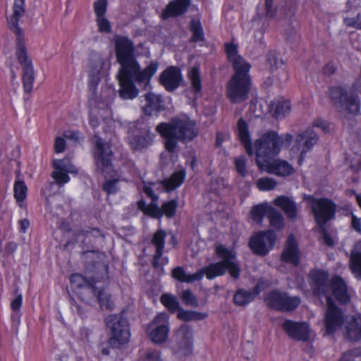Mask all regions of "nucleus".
<instances>
[{
  "instance_id": "5701e85b",
  "label": "nucleus",
  "mask_w": 361,
  "mask_h": 361,
  "mask_svg": "<svg viewBox=\"0 0 361 361\" xmlns=\"http://www.w3.org/2000/svg\"><path fill=\"white\" fill-rule=\"evenodd\" d=\"M145 103L142 106V111L145 115L157 114L165 109L164 100L159 94L147 92L145 94Z\"/></svg>"
},
{
  "instance_id": "dca6fc26",
  "label": "nucleus",
  "mask_w": 361,
  "mask_h": 361,
  "mask_svg": "<svg viewBox=\"0 0 361 361\" xmlns=\"http://www.w3.org/2000/svg\"><path fill=\"white\" fill-rule=\"evenodd\" d=\"M329 273L319 269L311 270L308 278L313 293L319 297L324 296L326 299L330 293V282Z\"/></svg>"
},
{
  "instance_id": "a18cd8bd",
  "label": "nucleus",
  "mask_w": 361,
  "mask_h": 361,
  "mask_svg": "<svg viewBox=\"0 0 361 361\" xmlns=\"http://www.w3.org/2000/svg\"><path fill=\"white\" fill-rule=\"evenodd\" d=\"M14 197L17 202H23L27 197V188L23 180H18L15 181L13 186Z\"/></svg>"
},
{
  "instance_id": "393cba45",
  "label": "nucleus",
  "mask_w": 361,
  "mask_h": 361,
  "mask_svg": "<svg viewBox=\"0 0 361 361\" xmlns=\"http://www.w3.org/2000/svg\"><path fill=\"white\" fill-rule=\"evenodd\" d=\"M166 237V232L164 230L159 229L153 234L152 238L151 243L155 247V253L152 261V266L154 269L159 268V260L161 259L164 253Z\"/></svg>"
},
{
  "instance_id": "c9c22d12",
  "label": "nucleus",
  "mask_w": 361,
  "mask_h": 361,
  "mask_svg": "<svg viewBox=\"0 0 361 361\" xmlns=\"http://www.w3.org/2000/svg\"><path fill=\"white\" fill-rule=\"evenodd\" d=\"M271 206L267 203H262L252 207L250 215L252 220L258 224H261L265 216H268Z\"/></svg>"
},
{
  "instance_id": "79ce46f5",
  "label": "nucleus",
  "mask_w": 361,
  "mask_h": 361,
  "mask_svg": "<svg viewBox=\"0 0 361 361\" xmlns=\"http://www.w3.org/2000/svg\"><path fill=\"white\" fill-rule=\"evenodd\" d=\"M188 78L191 82L192 92L195 94L200 93L202 90V80L198 66H194L191 68L188 73Z\"/></svg>"
},
{
  "instance_id": "423d86ee",
  "label": "nucleus",
  "mask_w": 361,
  "mask_h": 361,
  "mask_svg": "<svg viewBox=\"0 0 361 361\" xmlns=\"http://www.w3.org/2000/svg\"><path fill=\"white\" fill-rule=\"evenodd\" d=\"M215 252L222 260L211 263L200 269L197 271V275L200 274V280L204 276L207 279L212 280L216 277L224 276L226 271H228L231 278L235 280L238 279L240 276L241 268L236 261V253L222 245L216 247Z\"/></svg>"
},
{
  "instance_id": "1a4fd4ad",
  "label": "nucleus",
  "mask_w": 361,
  "mask_h": 361,
  "mask_svg": "<svg viewBox=\"0 0 361 361\" xmlns=\"http://www.w3.org/2000/svg\"><path fill=\"white\" fill-rule=\"evenodd\" d=\"M108 328L111 329L109 345L113 348H119L121 345L128 342L130 338V329L128 322L121 314H111L105 318Z\"/></svg>"
},
{
  "instance_id": "49530a36",
  "label": "nucleus",
  "mask_w": 361,
  "mask_h": 361,
  "mask_svg": "<svg viewBox=\"0 0 361 361\" xmlns=\"http://www.w3.org/2000/svg\"><path fill=\"white\" fill-rule=\"evenodd\" d=\"M53 166L56 170H62L71 173H77L78 169L72 164L68 158L55 160Z\"/></svg>"
},
{
  "instance_id": "3c124183",
  "label": "nucleus",
  "mask_w": 361,
  "mask_h": 361,
  "mask_svg": "<svg viewBox=\"0 0 361 361\" xmlns=\"http://www.w3.org/2000/svg\"><path fill=\"white\" fill-rule=\"evenodd\" d=\"M97 300L99 303L100 307L103 310H111L114 307V305L111 295L104 293L103 290L99 291Z\"/></svg>"
},
{
  "instance_id": "6e6552de",
  "label": "nucleus",
  "mask_w": 361,
  "mask_h": 361,
  "mask_svg": "<svg viewBox=\"0 0 361 361\" xmlns=\"http://www.w3.org/2000/svg\"><path fill=\"white\" fill-rule=\"evenodd\" d=\"M304 200L308 202L317 226H326L329 221L335 219L336 204L331 200L317 198L313 195H305Z\"/></svg>"
},
{
  "instance_id": "58836bf2",
  "label": "nucleus",
  "mask_w": 361,
  "mask_h": 361,
  "mask_svg": "<svg viewBox=\"0 0 361 361\" xmlns=\"http://www.w3.org/2000/svg\"><path fill=\"white\" fill-rule=\"evenodd\" d=\"M172 276L180 282L191 283L200 281V274L197 275V271L193 274H187L183 267H177L173 269Z\"/></svg>"
},
{
  "instance_id": "4468645a",
  "label": "nucleus",
  "mask_w": 361,
  "mask_h": 361,
  "mask_svg": "<svg viewBox=\"0 0 361 361\" xmlns=\"http://www.w3.org/2000/svg\"><path fill=\"white\" fill-rule=\"evenodd\" d=\"M324 322L326 334H334L344 323V315L331 297L327 298Z\"/></svg>"
},
{
  "instance_id": "4be33fe9",
  "label": "nucleus",
  "mask_w": 361,
  "mask_h": 361,
  "mask_svg": "<svg viewBox=\"0 0 361 361\" xmlns=\"http://www.w3.org/2000/svg\"><path fill=\"white\" fill-rule=\"evenodd\" d=\"M300 250L295 237L293 235L288 236L281 253V260L283 262L298 266L300 263Z\"/></svg>"
},
{
  "instance_id": "8fccbe9b",
  "label": "nucleus",
  "mask_w": 361,
  "mask_h": 361,
  "mask_svg": "<svg viewBox=\"0 0 361 361\" xmlns=\"http://www.w3.org/2000/svg\"><path fill=\"white\" fill-rule=\"evenodd\" d=\"M180 298L183 302L187 306H190L192 307H197L199 306L197 297L190 289L183 290L180 295Z\"/></svg>"
},
{
  "instance_id": "cd10ccee",
  "label": "nucleus",
  "mask_w": 361,
  "mask_h": 361,
  "mask_svg": "<svg viewBox=\"0 0 361 361\" xmlns=\"http://www.w3.org/2000/svg\"><path fill=\"white\" fill-rule=\"evenodd\" d=\"M336 299L343 304L350 300V296L347 292V286L343 279L339 276H334L330 281V290Z\"/></svg>"
},
{
  "instance_id": "7ed1b4c3",
  "label": "nucleus",
  "mask_w": 361,
  "mask_h": 361,
  "mask_svg": "<svg viewBox=\"0 0 361 361\" xmlns=\"http://www.w3.org/2000/svg\"><path fill=\"white\" fill-rule=\"evenodd\" d=\"M293 140V135L286 133L279 135L275 131L270 130L264 133L255 142L256 163L262 170L267 166L281 152L283 147L288 148Z\"/></svg>"
},
{
  "instance_id": "774afa93",
  "label": "nucleus",
  "mask_w": 361,
  "mask_h": 361,
  "mask_svg": "<svg viewBox=\"0 0 361 361\" xmlns=\"http://www.w3.org/2000/svg\"><path fill=\"white\" fill-rule=\"evenodd\" d=\"M350 226L354 231L361 234V218H357L353 213L351 214Z\"/></svg>"
},
{
  "instance_id": "c03bdc74",
  "label": "nucleus",
  "mask_w": 361,
  "mask_h": 361,
  "mask_svg": "<svg viewBox=\"0 0 361 361\" xmlns=\"http://www.w3.org/2000/svg\"><path fill=\"white\" fill-rule=\"evenodd\" d=\"M270 225L277 229H281L284 226V220L282 214L271 207L267 216Z\"/></svg>"
},
{
  "instance_id": "72a5a7b5",
  "label": "nucleus",
  "mask_w": 361,
  "mask_h": 361,
  "mask_svg": "<svg viewBox=\"0 0 361 361\" xmlns=\"http://www.w3.org/2000/svg\"><path fill=\"white\" fill-rule=\"evenodd\" d=\"M349 266L355 276L361 278V241L357 242L354 245Z\"/></svg>"
},
{
  "instance_id": "09e8293b",
  "label": "nucleus",
  "mask_w": 361,
  "mask_h": 361,
  "mask_svg": "<svg viewBox=\"0 0 361 361\" xmlns=\"http://www.w3.org/2000/svg\"><path fill=\"white\" fill-rule=\"evenodd\" d=\"M178 207V201L171 200L162 204L161 209L162 216L164 215L167 218H172L175 216Z\"/></svg>"
},
{
  "instance_id": "13d9d810",
  "label": "nucleus",
  "mask_w": 361,
  "mask_h": 361,
  "mask_svg": "<svg viewBox=\"0 0 361 361\" xmlns=\"http://www.w3.org/2000/svg\"><path fill=\"white\" fill-rule=\"evenodd\" d=\"M343 24L348 27H353L357 30H361V12L359 13L355 18H344Z\"/></svg>"
},
{
  "instance_id": "aec40b11",
  "label": "nucleus",
  "mask_w": 361,
  "mask_h": 361,
  "mask_svg": "<svg viewBox=\"0 0 361 361\" xmlns=\"http://www.w3.org/2000/svg\"><path fill=\"white\" fill-rule=\"evenodd\" d=\"M160 83L169 92H173L181 84L183 77L179 68L170 66L164 70L159 78Z\"/></svg>"
},
{
  "instance_id": "052dcab7",
  "label": "nucleus",
  "mask_w": 361,
  "mask_h": 361,
  "mask_svg": "<svg viewBox=\"0 0 361 361\" xmlns=\"http://www.w3.org/2000/svg\"><path fill=\"white\" fill-rule=\"evenodd\" d=\"M93 6L97 18L104 16L107 10V0H97Z\"/></svg>"
},
{
  "instance_id": "c756f323",
  "label": "nucleus",
  "mask_w": 361,
  "mask_h": 361,
  "mask_svg": "<svg viewBox=\"0 0 361 361\" xmlns=\"http://www.w3.org/2000/svg\"><path fill=\"white\" fill-rule=\"evenodd\" d=\"M237 132L238 138L244 146L247 154L251 157L254 154L252 143L250 140L247 125L243 118H240L237 124Z\"/></svg>"
},
{
  "instance_id": "473e14b6",
  "label": "nucleus",
  "mask_w": 361,
  "mask_h": 361,
  "mask_svg": "<svg viewBox=\"0 0 361 361\" xmlns=\"http://www.w3.org/2000/svg\"><path fill=\"white\" fill-rule=\"evenodd\" d=\"M234 70L232 77L252 79L250 75L251 64L245 61L242 56L238 57L235 60L230 62Z\"/></svg>"
},
{
  "instance_id": "a211bd4d",
  "label": "nucleus",
  "mask_w": 361,
  "mask_h": 361,
  "mask_svg": "<svg viewBox=\"0 0 361 361\" xmlns=\"http://www.w3.org/2000/svg\"><path fill=\"white\" fill-rule=\"evenodd\" d=\"M282 328L288 336L293 340L306 341L310 337V329L306 322H295L286 319Z\"/></svg>"
},
{
  "instance_id": "f03ea898",
  "label": "nucleus",
  "mask_w": 361,
  "mask_h": 361,
  "mask_svg": "<svg viewBox=\"0 0 361 361\" xmlns=\"http://www.w3.org/2000/svg\"><path fill=\"white\" fill-rule=\"evenodd\" d=\"M156 131L163 138L164 147L169 153L176 152L178 142L188 144L199 134L195 121L188 116L174 117L169 122H161L157 126Z\"/></svg>"
},
{
  "instance_id": "f3484780",
  "label": "nucleus",
  "mask_w": 361,
  "mask_h": 361,
  "mask_svg": "<svg viewBox=\"0 0 361 361\" xmlns=\"http://www.w3.org/2000/svg\"><path fill=\"white\" fill-rule=\"evenodd\" d=\"M319 137L312 128H307L298 133L295 138V147L300 152L298 163L301 165L307 152L317 143Z\"/></svg>"
},
{
  "instance_id": "37998d69",
  "label": "nucleus",
  "mask_w": 361,
  "mask_h": 361,
  "mask_svg": "<svg viewBox=\"0 0 361 361\" xmlns=\"http://www.w3.org/2000/svg\"><path fill=\"white\" fill-rule=\"evenodd\" d=\"M190 31L192 32L191 41L193 42H202L204 40V35L202 25L199 21L192 19L190 21Z\"/></svg>"
},
{
  "instance_id": "338daca9",
  "label": "nucleus",
  "mask_w": 361,
  "mask_h": 361,
  "mask_svg": "<svg viewBox=\"0 0 361 361\" xmlns=\"http://www.w3.org/2000/svg\"><path fill=\"white\" fill-rule=\"evenodd\" d=\"M267 63L271 70L276 69L279 66V59L274 51H269L267 55Z\"/></svg>"
},
{
  "instance_id": "ddd939ff",
  "label": "nucleus",
  "mask_w": 361,
  "mask_h": 361,
  "mask_svg": "<svg viewBox=\"0 0 361 361\" xmlns=\"http://www.w3.org/2000/svg\"><path fill=\"white\" fill-rule=\"evenodd\" d=\"M252 79L231 77L226 87V94L232 103L243 102L248 99Z\"/></svg>"
},
{
  "instance_id": "4d7b16f0",
  "label": "nucleus",
  "mask_w": 361,
  "mask_h": 361,
  "mask_svg": "<svg viewBox=\"0 0 361 361\" xmlns=\"http://www.w3.org/2000/svg\"><path fill=\"white\" fill-rule=\"evenodd\" d=\"M235 167L238 173L242 176L245 177L247 171L246 168V159L244 156H240L235 159Z\"/></svg>"
},
{
  "instance_id": "69168bd1",
  "label": "nucleus",
  "mask_w": 361,
  "mask_h": 361,
  "mask_svg": "<svg viewBox=\"0 0 361 361\" xmlns=\"http://www.w3.org/2000/svg\"><path fill=\"white\" fill-rule=\"evenodd\" d=\"M319 231L322 235V240L325 245L328 246H332L334 243L333 238L330 235V234L328 233L326 226H318Z\"/></svg>"
},
{
  "instance_id": "f257e3e1",
  "label": "nucleus",
  "mask_w": 361,
  "mask_h": 361,
  "mask_svg": "<svg viewBox=\"0 0 361 361\" xmlns=\"http://www.w3.org/2000/svg\"><path fill=\"white\" fill-rule=\"evenodd\" d=\"M13 13L9 20V28L16 35V56L18 63L22 66V81L23 90L30 94L33 89L35 71L25 44L23 30L18 25L19 20L25 15V0H15Z\"/></svg>"
},
{
  "instance_id": "864d4df0",
  "label": "nucleus",
  "mask_w": 361,
  "mask_h": 361,
  "mask_svg": "<svg viewBox=\"0 0 361 361\" xmlns=\"http://www.w3.org/2000/svg\"><path fill=\"white\" fill-rule=\"evenodd\" d=\"M276 181L268 177L261 178L257 182V186L260 190H271L276 186Z\"/></svg>"
},
{
  "instance_id": "e2e57ef3",
  "label": "nucleus",
  "mask_w": 361,
  "mask_h": 361,
  "mask_svg": "<svg viewBox=\"0 0 361 361\" xmlns=\"http://www.w3.org/2000/svg\"><path fill=\"white\" fill-rule=\"evenodd\" d=\"M146 214L152 218L160 219L162 217L161 209L155 202H152L147 207Z\"/></svg>"
},
{
  "instance_id": "a878e982",
  "label": "nucleus",
  "mask_w": 361,
  "mask_h": 361,
  "mask_svg": "<svg viewBox=\"0 0 361 361\" xmlns=\"http://www.w3.org/2000/svg\"><path fill=\"white\" fill-rule=\"evenodd\" d=\"M264 283L258 281L257 284L249 290L243 288L238 290L234 295L233 302L238 306H245L252 302L262 290Z\"/></svg>"
},
{
  "instance_id": "6e6d98bb",
  "label": "nucleus",
  "mask_w": 361,
  "mask_h": 361,
  "mask_svg": "<svg viewBox=\"0 0 361 361\" xmlns=\"http://www.w3.org/2000/svg\"><path fill=\"white\" fill-rule=\"evenodd\" d=\"M225 51L229 62L235 60L238 57H241L238 54V45L233 43L225 44Z\"/></svg>"
},
{
  "instance_id": "0eeeda50",
  "label": "nucleus",
  "mask_w": 361,
  "mask_h": 361,
  "mask_svg": "<svg viewBox=\"0 0 361 361\" xmlns=\"http://www.w3.org/2000/svg\"><path fill=\"white\" fill-rule=\"evenodd\" d=\"M329 97L336 107L343 111L357 116L360 112V99L358 94L346 85L332 86L329 89Z\"/></svg>"
},
{
  "instance_id": "680f3d73",
  "label": "nucleus",
  "mask_w": 361,
  "mask_h": 361,
  "mask_svg": "<svg viewBox=\"0 0 361 361\" xmlns=\"http://www.w3.org/2000/svg\"><path fill=\"white\" fill-rule=\"evenodd\" d=\"M96 22L100 32L110 33L111 32V23L105 16L97 18Z\"/></svg>"
},
{
  "instance_id": "bb28decb",
  "label": "nucleus",
  "mask_w": 361,
  "mask_h": 361,
  "mask_svg": "<svg viewBox=\"0 0 361 361\" xmlns=\"http://www.w3.org/2000/svg\"><path fill=\"white\" fill-rule=\"evenodd\" d=\"M191 0H173L164 10L163 19L180 16L185 13L190 6Z\"/></svg>"
},
{
  "instance_id": "2eb2a0df",
  "label": "nucleus",
  "mask_w": 361,
  "mask_h": 361,
  "mask_svg": "<svg viewBox=\"0 0 361 361\" xmlns=\"http://www.w3.org/2000/svg\"><path fill=\"white\" fill-rule=\"evenodd\" d=\"M276 234L271 230L260 231L252 237L249 245L252 252L260 256H265L275 244Z\"/></svg>"
},
{
  "instance_id": "6ab92c4d",
  "label": "nucleus",
  "mask_w": 361,
  "mask_h": 361,
  "mask_svg": "<svg viewBox=\"0 0 361 361\" xmlns=\"http://www.w3.org/2000/svg\"><path fill=\"white\" fill-rule=\"evenodd\" d=\"M177 346L174 347V352L180 355H188L191 353L192 350V329L185 324L182 325L176 334Z\"/></svg>"
},
{
  "instance_id": "603ef678",
  "label": "nucleus",
  "mask_w": 361,
  "mask_h": 361,
  "mask_svg": "<svg viewBox=\"0 0 361 361\" xmlns=\"http://www.w3.org/2000/svg\"><path fill=\"white\" fill-rule=\"evenodd\" d=\"M118 178L109 179L104 182L102 190L108 195L116 194L119 190Z\"/></svg>"
},
{
  "instance_id": "b1692460",
  "label": "nucleus",
  "mask_w": 361,
  "mask_h": 361,
  "mask_svg": "<svg viewBox=\"0 0 361 361\" xmlns=\"http://www.w3.org/2000/svg\"><path fill=\"white\" fill-rule=\"evenodd\" d=\"M153 142V135L149 128L146 127L137 134L128 137V143L133 150H142L151 145Z\"/></svg>"
},
{
  "instance_id": "e433bc0d",
  "label": "nucleus",
  "mask_w": 361,
  "mask_h": 361,
  "mask_svg": "<svg viewBox=\"0 0 361 361\" xmlns=\"http://www.w3.org/2000/svg\"><path fill=\"white\" fill-rule=\"evenodd\" d=\"M294 171L293 167L286 161L278 160L271 166V172L279 176H290Z\"/></svg>"
},
{
  "instance_id": "39448f33",
  "label": "nucleus",
  "mask_w": 361,
  "mask_h": 361,
  "mask_svg": "<svg viewBox=\"0 0 361 361\" xmlns=\"http://www.w3.org/2000/svg\"><path fill=\"white\" fill-rule=\"evenodd\" d=\"M158 63L152 62L142 71L140 68L119 70L118 79L120 85L118 94L123 99H133L138 94L135 82L148 86L151 78L157 72Z\"/></svg>"
},
{
  "instance_id": "4c0bfd02",
  "label": "nucleus",
  "mask_w": 361,
  "mask_h": 361,
  "mask_svg": "<svg viewBox=\"0 0 361 361\" xmlns=\"http://www.w3.org/2000/svg\"><path fill=\"white\" fill-rule=\"evenodd\" d=\"M160 301L171 314L178 313L181 309L177 298L172 294H162L160 298Z\"/></svg>"
},
{
  "instance_id": "f704fd0d",
  "label": "nucleus",
  "mask_w": 361,
  "mask_h": 361,
  "mask_svg": "<svg viewBox=\"0 0 361 361\" xmlns=\"http://www.w3.org/2000/svg\"><path fill=\"white\" fill-rule=\"evenodd\" d=\"M185 170L175 171L169 178L165 179L163 185L166 191L170 192L180 186L185 178Z\"/></svg>"
},
{
  "instance_id": "0e129e2a",
  "label": "nucleus",
  "mask_w": 361,
  "mask_h": 361,
  "mask_svg": "<svg viewBox=\"0 0 361 361\" xmlns=\"http://www.w3.org/2000/svg\"><path fill=\"white\" fill-rule=\"evenodd\" d=\"M274 0H265V16L271 19L275 17L276 8L273 6Z\"/></svg>"
},
{
  "instance_id": "a19ab883",
  "label": "nucleus",
  "mask_w": 361,
  "mask_h": 361,
  "mask_svg": "<svg viewBox=\"0 0 361 361\" xmlns=\"http://www.w3.org/2000/svg\"><path fill=\"white\" fill-rule=\"evenodd\" d=\"M104 64L102 56L97 53L92 52L90 55L89 73L94 74H100Z\"/></svg>"
},
{
  "instance_id": "bf43d9fd",
  "label": "nucleus",
  "mask_w": 361,
  "mask_h": 361,
  "mask_svg": "<svg viewBox=\"0 0 361 361\" xmlns=\"http://www.w3.org/2000/svg\"><path fill=\"white\" fill-rule=\"evenodd\" d=\"M68 173L69 172H66L65 171L54 169L52 172L51 176L58 184H64L68 183L70 180V177L68 175Z\"/></svg>"
},
{
  "instance_id": "2f4dec72",
  "label": "nucleus",
  "mask_w": 361,
  "mask_h": 361,
  "mask_svg": "<svg viewBox=\"0 0 361 361\" xmlns=\"http://www.w3.org/2000/svg\"><path fill=\"white\" fill-rule=\"evenodd\" d=\"M270 112L276 118H281L290 111V104L288 100L279 99L271 102L269 104Z\"/></svg>"
},
{
  "instance_id": "c85d7f7f",
  "label": "nucleus",
  "mask_w": 361,
  "mask_h": 361,
  "mask_svg": "<svg viewBox=\"0 0 361 361\" xmlns=\"http://www.w3.org/2000/svg\"><path fill=\"white\" fill-rule=\"evenodd\" d=\"M345 336L349 341H357L361 338V316L350 317L345 326Z\"/></svg>"
},
{
  "instance_id": "f8f14e48",
  "label": "nucleus",
  "mask_w": 361,
  "mask_h": 361,
  "mask_svg": "<svg viewBox=\"0 0 361 361\" xmlns=\"http://www.w3.org/2000/svg\"><path fill=\"white\" fill-rule=\"evenodd\" d=\"M264 301L269 308L285 312L295 310L300 303L299 297L290 296L287 293L277 289L268 293Z\"/></svg>"
},
{
  "instance_id": "9b49d317",
  "label": "nucleus",
  "mask_w": 361,
  "mask_h": 361,
  "mask_svg": "<svg viewBox=\"0 0 361 361\" xmlns=\"http://www.w3.org/2000/svg\"><path fill=\"white\" fill-rule=\"evenodd\" d=\"M95 149L94 150V159L97 169L99 171L105 178L107 176L113 177L114 173L112 166L113 152L109 144L102 138L94 134Z\"/></svg>"
},
{
  "instance_id": "9d476101",
  "label": "nucleus",
  "mask_w": 361,
  "mask_h": 361,
  "mask_svg": "<svg viewBox=\"0 0 361 361\" xmlns=\"http://www.w3.org/2000/svg\"><path fill=\"white\" fill-rule=\"evenodd\" d=\"M117 61L121 65L119 70L140 68L134 55L135 47L127 37L116 35L114 38Z\"/></svg>"
},
{
  "instance_id": "20e7f679",
  "label": "nucleus",
  "mask_w": 361,
  "mask_h": 361,
  "mask_svg": "<svg viewBox=\"0 0 361 361\" xmlns=\"http://www.w3.org/2000/svg\"><path fill=\"white\" fill-rule=\"evenodd\" d=\"M82 260L87 270L93 271L94 269H101L104 274L102 276L91 277V281L88 283L82 289L76 290L78 295L82 301L90 303L97 300L99 291L102 289L96 286V283L99 281L106 282L108 279V264L104 262L106 257L104 253L99 250H87L81 253Z\"/></svg>"
},
{
  "instance_id": "7c9ffc66",
  "label": "nucleus",
  "mask_w": 361,
  "mask_h": 361,
  "mask_svg": "<svg viewBox=\"0 0 361 361\" xmlns=\"http://www.w3.org/2000/svg\"><path fill=\"white\" fill-rule=\"evenodd\" d=\"M274 202L285 212L288 218L295 219L297 217V205L292 198L281 195L276 198Z\"/></svg>"
},
{
  "instance_id": "ea45409f",
  "label": "nucleus",
  "mask_w": 361,
  "mask_h": 361,
  "mask_svg": "<svg viewBox=\"0 0 361 361\" xmlns=\"http://www.w3.org/2000/svg\"><path fill=\"white\" fill-rule=\"evenodd\" d=\"M207 314L192 310H185L181 307L177 313V318L183 322L200 321L207 318Z\"/></svg>"
},
{
  "instance_id": "5fc2aeb1",
  "label": "nucleus",
  "mask_w": 361,
  "mask_h": 361,
  "mask_svg": "<svg viewBox=\"0 0 361 361\" xmlns=\"http://www.w3.org/2000/svg\"><path fill=\"white\" fill-rule=\"evenodd\" d=\"M78 235H82L85 239L90 238H99L104 237L101 231L97 228L85 227L80 230L78 233Z\"/></svg>"
},
{
  "instance_id": "412c9836",
  "label": "nucleus",
  "mask_w": 361,
  "mask_h": 361,
  "mask_svg": "<svg viewBox=\"0 0 361 361\" xmlns=\"http://www.w3.org/2000/svg\"><path fill=\"white\" fill-rule=\"evenodd\" d=\"M154 323L157 326L151 330L149 337L154 343H162L168 338L169 332L167 315L164 313L159 314L154 318Z\"/></svg>"
},
{
  "instance_id": "de8ad7c7",
  "label": "nucleus",
  "mask_w": 361,
  "mask_h": 361,
  "mask_svg": "<svg viewBox=\"0 0 361 361\" xmlns=\"http://www.w3.org/2000/svg\"><path fill=\"white\" fill-rule=\"evenodd\" d=\"M70 281L72 286L76 291L82 289L88 283H90L91 281V278L87 279L80 274H73L70 276Z\"/></svg>"
}]
</instances>
